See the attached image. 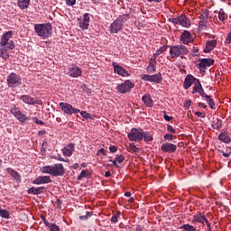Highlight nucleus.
<instances>
[{
    "mask_svg": "<svg viewBox=\"0 0 231 231\" xmlns=\"http://www.w3.org/2000/svg\"><path fill=\"white\" fill-rule=\"evenodd\" d=\"M111 221L112 223H118V215H113Z\"/></svg>",
    "mask_w": 231,
    "mask_h": 231,
    "instance_id": "52",
    "label": "nucleus"
},
{
    "mask_svg": "<svg viewBox=\"0 0 231 231\" xmlns=\"http://www.w3.org/2000/svg\"><path fill=\"white\" fill-rule=\"evenodd\" d=\"M142 80H144L145 82H150L151 75L143 74L141 75Z\"/></svg>",
    "mask_w": 231,
    "mask_h": 231,
    "instance_id": "44",
    "label": "nucleus"
},
{
    "mask_svg": "<svg viewBox=\"0 0 231 231\" xmlns=\"http://www.w3.org/2000/svg\"><path fill=\"white\" fill-rule=\"evenodd\" d=\"M44 190H46V188L44 186H41L38 188L32 187L27 190V192L28 194H33V196H39V194H42Z\"/></svg>",
    "mask_w": 231,
    "mask_h": 231,
    "instance_id": "22",
    "label": "nucleus"
},
{
    "mask_svg": "<svg viewBox=\"0 0 231 231\" xmlns=\"http://www.w3.org/2000/svg\"><path fill=\"white\" fill-rule=\"evenodd\" d=\"M0 217H4L5 219H8L10 217V212L0 208Z\"/></svg>",
    "mask_w": 231,
    "mask_h": 231,
    "instance_id": "33",
    "label": "nucleus"
},
{
    "mask_svg": "<svg viewBox=\"0 0 231 231\" xmlns=\"http://www.w3.org/2000/svg\"><path fill=\"white\" fill-rule=\"evenodd\" d=\"M170 55L171 59H178V57H183V55H189V49L185 45H171L170 46Z\"/></svg>",
    "mask_w": 231,
    "mask_h": 231,
    "instance_id": "4",
    "label": "nucleus"
},
{
    "mask_svg": "<svg viewBox=\"0 0 231 231\" xmlns=\"http://www.w3.org/2000/svg\"><path fill=\"white\" fill-rule=\"evenodd\" d=\"M18 6L22 10H26L30 6V0H18Z\"/></svg>",
    "mask_w": 231,
    "mask_h": 231,
    "instance_id": "30",
    "label": "nucleus"
},
{
    "mask_svg": "<svg viewBox=\"0 0 231 231\" xmlns=\"http://www.w3.org/2000/svg\"><path fill=\"white\" fill-rule=\"evenodd\" d=\"M112 66L114 68V73H116L117 75H120L121 77H129V73L122 66H119L116 62H114L112 64Z\"/></svg>",
    "mask_w": 231,
    "mask_h": 231,
    "instance_id": "17",
    "label": "nucleus"
},
{
    "mask_svg": "<svg viewBox=\"0 0 231 231\" xmlns=\"http://www.w3.org/2000/svg\"><path fill=\"white\" fill-rule=\"evenodd\" d=\"M42 172L57 178L59 176H64L66 171L64 170L62 163H57L52 166H43L42 168Z\"/></svg>",
    "mask_w": 231,
    "mask_h": 231,
    "instance_id": "2",
    "label": "nucleus"
},
{
    "mask_svg": "<svg viewBox=\"0 0 231 231\" xmlns=\"http://www.w3.org/2000/svg\"><path fill=\"white\" fill-rule=\"evenodd\" d=\"M199 107H202L203 109H207V105L204 103H199Z\"/></svg>",
    "mask_w": 231,
    "mask_h": 231,
    "instance_id": "63",
    "label": "nucleus"
},
{
    "mask_svg": "<svg viewBox=\"0 0 231 231\" xmlns=\"http://www.w3.org/2000/svg\"><path fill=\"white\" fill-rule=\"evenodd\" d=\"M206 98L209 107H211V109H216V104L214 103V99H212L210 96H208V97H206Z\"/></svg>",
    "mask_w": 231,
    "mask_h": 231,
    "instance_id": "39",
    "label": "nucleus"
},
{
    "mask_svg": "<svg viewBox=\"0 0 231 231\" xmlns=\"http://www.w3.org/2000/svg\"><path fill=\"white\" fill-rule=\"evenodd\" d=\"M79 26L81 30H88L89 28V14H85L83 19L79 23Z\"/></svg>",
    "mask_w": 231,
    "mask_h": 231,
    "instance_id": "20",
    "label": "nucleus"
},
{
    "mask_svg": "<svg viewBox=\"0 0 231 231\" xmlns=\"http://www.w3.org/2000/svg\"><path fill=\"white\" fill-rule=\"evenodd\" d=\"M74 151H75V144L73 143H69L62 149L63 154L65 156H68L69 158L73 154Z\"/></svg>",
    "mask_w": 231,
    "mask_h": 231,
    "instance_id": "24",
    "label": "nucleus"
},
{
    "mask_svg": "<svg viewBox=\"0 0 231 231\" xmlns=\"http://www.w3.org/2000/svg\"><path fill=\"white\" fill-rule=\"evenodd\" d=\"M91 216H93V212L87 211L86 215L79 216V219L81 221H88Z\"/></svg>",
    "mask_w": 231,
    "mask_h": 231,
    "instance_id": "37",
    "label": "nucleus"
},
{
    "mask_svg": "<svg viewBox=\"0 0 231 231\" xmlns=\"http://www.w3.org/2000/svg\"><path fill=\"white\" fill-rule=\"evenodd\" d=\"M134 88V84L131 82L130 80H125L124 83L116 87V89L119 93H122L123 95L125 93H128V91H131Z\"/></svg>",
    "mask_w": 231,
    "mask_h": 231,
    "instance_id": "8",
    "label": "nucleus"
},
{
    "mask_svg": "<svg viewBox=\"0 0 231 231\" xmlns=\"http://www.w3.org/2000/svg\"><path fill=\"white\" fill-rule=\"evenodd\" d=\"M180 228H183V230H186V231H196V226H191L190 224H184Z\"/></svg>",
    "mask_w": 231,
    "mask_h": 231,
    "instance_id": "34",
    "label": "nucleus"
},
{
    "mask_svg": "<svg viewBox=\"0 0 231 231\" xmlns=\"http://www.w3.org/2000/svg\"><path fill=\"white\" fill-rule=\"evenodd\" d=\"M218 140L220 142H224V143H230V142H231L230 136H228V134H226V133H221L218 135Z\"/></svg>",
    "mask_w": 231,
    "mask_h": 231,
    "instance_id": "27",
    "label": "nucleus"
},
{
    "mask_svg": "<svg viewBox=\"0 0 231 231\" xmlns=\"http://www.w3.org/2000/svg\"><path fill=\"white\" fill-rule=\"evenodd\" d=\"M82 178H86V171L83 170L81 173L79 174L78 180H82Z\"/></svg>",
    "mask_w": 231,
    "mask_h": 231,
    "instance_id": "54",
    "label": "nucleus"
},
{
    "mask_svg": "<svg viewBox=\"0 0 231 231\" xmlns=\"http://www.w3.org/2000/svg\"><path fill=\"white\" fill-rule=\"evenodd\" d=\"M167 48H168L167 45H163L162 47L158 49L153 55L156 57H159V55H162V53H164V51H167Z\"/></svg>",
    "mask_w": 231,
    "mask_h": 231,
    "instance_id": "35",
    "label": "nucleus"
},
{
    "mask_svg": "<svg viewBox=\"0 0 231 231\" xmlns=\"http://www.w3.org/2000/svg\"><path fill=\"white\" fill-rule=\"evenodd\" d=\"M213 65H214V60L210 58L202 59L199 63V68L200 71L205 72V69H207V68H210V66H213Z\"/></svg>",
    "mask_w": 231,
    "mask_h": 231,
    "instance_id": "13",
    "label": "nucleus"
},
{
    "mask_svg": "<svg viewBox=\"0 0 231 231\" xmlns=\"http://www.w3.org/2000/svg\"><path fill=\"white\" fill-rule=\"evenodd\" d=\"M146 69L148 73H154V71H156V67L149 65Z\"/></svg>",
    "mask_w": 231,
    "mask_h": 231,
    "instance_id": "43",
    "label": "nucleus"
},
{
    "mask_svg": "<svg viewBox=\"0 0 231 231\" xmlns=\"http://www.w3.org/2000/svg\"><path fill=\"white\" fill-rule=\"evenodd\" d=\"M143 134V129L142 128H132L128 134L130 142H142Z\"/></svg>",
    "mask_w": 231,
    "mask_h": 231,
    "instance_id": "6",
    "label": "nucleus"
},
{
    "mask_svg": "<svg viewBox=\"0 0 231 231\" xmlns=\"http://www.w3.org/2000/svg\"><path fill=\"white\" fill-rule=\"evenodd\" d=\"M180 41L182 44H189V42H192L194 41V38L192 37L190 32L184 31L180 36Z\"/></svg>",
    "mask_w": 231,
    "mask_h": 231,
    "instance_id": "18",
    "label": "nucleus"
},
{
    "mask_svg": "<svg viewBox=\"0 0 231 231\" xmlns=\"http://www.w3.org/2000/svg\"><path fill=\"white\" fill-rule=\"evenodd\" d=\"M51 178L50 176H39L32 180L33 185H44L46 183H51Z\"/></svg>",
    "mask_w": 231,
    "mask_h": 231,
    "instance_id": "16",
    "label": "nucleus"
},
{
    "mask_svg": "<svg viewBox=\"0 0 231 231\" xmlns=\"http://www.w3.org/2000/svg\"><path fill=\"white\" fill-rule=\"evenodd\" d=\"M162 80V74L160 73L150 76V82H156L157 84H161Z\"/></svg>",
    "mask_w": 231,
    "mask_h": 231,
    "instance_id": "29",
    "label": "nucleus"
},
{
    "mask_svg": "<svg viewBox=\"0 0 231 231\" xmlns=\"http://www.w3.org/2000/svg\"><path fill=\"white\" fill-rule=\"evenodd\" d=\"M196 78H194V76L192 75H188L184 80V89H189V88H190V86H192V84H194V82H196Z\"/></svg>",
    "mask_w": 231,
    "mask_h": 231,
    "instance_id": "23",
    "label": "nucleus"
},
{
    "mask_svg": "<svg viewBox=\"0 0 231 231\" xmlns=\"http://www.w3.org/2000/svg\"><path fill=\"white\" fill-rule=\"evenodd\" d=\"M221 120L217 119L216 121H213L211 126L213 129H221Z\"/></svg>",
    "mask_w": 231,
    "mask_h": 231,
    "instance_id": "38",
    "label": "nucleus"
},
{
    "mask_svg": "<svg viewBox=\"0 0 231 231\" xmlns=\"http://www.w3.org/2000/svg\"><path fill=\"white\" fill-rule=\"evenodd\" d=\"M7 172H9L12 178H14L16 181H19V180H21V175H19V172L15 171V170L8 168Z\"/></svg>",
    "mask_w": 231,
    "mask_h": 231,
    "instance_id": "28",
    "label": "nucleus"
},
{
    "mask_svg": "<svg viewBox=\"0 0 231 231\" xmlns=\"http://www.w3.org/2000/svg\"><path fill=\"white\" fill-rule=\"evenodd\" d=\"M163 118H164V120H166V122H171L172 120L171 116H169L165 115V114L163 116Z\"/></svg>",
    "mask_w": 231,
    "mask_h": 231,
    "instance_id": "57",
    "label": "nucleus"
},
{
    "mask_svg": "<svg viewBox=\"0 0 231 231\" xmlns=\"http://www.w3.org/2000/svg\"><path fill=\"white\" fill-rule=\"evenodd\" d=\"M109 151H110V152H116V151H118V149L116 148V146L112 145L109 147Z\"/></svg>",
    "mask_w": 231,
    "mask_h": 231,
    "instance_id": "55",
    "label": "nucleus"
},
{
    "mask_svg": "<svg viewBox=\"0 0 231 231\" xmlns=\"http://www.w3.org/2000/svg\"><path fill=\"white\" fill-rule=\"evenodd\" d=\"M164 139H165V140H172V134H166L164 135Z\"/></svg>",
    "mask_w": 231,
    "mask_h": 231,
    "instance_id": "59",
    "label": "nucleus"
},
{
    "mask_svg": "<svg viewBox=\"0 0 231 231\" xmlns=\"http://www.w3.org/2000/svg\"><path fill=\"white\" fill-rule=\"evenodd\" d=\"M222 152V156H224V158H229L230 157L231 152Z\"/></svg>",
    "mask_w": 231,
    "mask_h": 231,
    "instance_id": "58",
    "label": "nucleus"
},
{
    "mask_svg": "<svg viewBox=\"0 0 231 231\" xmlns=\"http://www.w3.org/2000/svg\"><path fill=\"white\" fill-rule=\"evenodd\" d=\"M19 100H22L23 104H28V106H35L37 104V98L30 95H23L19 97Z\"/></svg>",
    "mask_w": 231,
    "mask_h": 231,
    "instance_id": "14",
    "label": "nucleus"
},
{
    "mask_svg": "<svg viewBox=\"0 0 231 231\" xmlns=\"http://www.w3.org/2000/svg\"><path fill=\"white\" fill-rule=\"evenodd\" d=\"M176 149H178V146L171 143H162V151L164 152H175Z\"/></svg>",
    "mask_w": 231,
    "mask_h": 231,
    "instance_id": "21",
    "label": "nucleus"
},
{
    "mask_svg": "<svg viewBox=\"0 0 231 231\" xmlns=\"http://www.w3.org/2000/svg\"><path fill=\"white\" fill-rule=\"evenodd\" d=\"M142 100L147 107H152V98L151 97V95L145 94L143 97Z\"/></svg>",
    "mask_w": 231,
    "mask_h": 231,
    "instance_id": "25",
    "label": "nucleus"
},
{
    "mask_svg": "<svg viewBox=\"0 0 231 231\" xmlns=\"http://www.w3.org/2000/svg\"><path fill=\"white\" fill-rule=\"evenodd\" d=\"M125 160V158H124L122 155H117L116 158V162H118V163H122Z\"/></svg>",
    "mask_w": 231,
    "mask_h": 231,
    "instance_id": "46",
    "label": "nucleus"
},
{
    "mask_svg": "<svg viewBox=\"0 0 231 231\" xmlns=\"http://www.w3.org/2000/svg\"><path fill=\"white\" fill-rule=\"evenodd\" d=\"M193 93H199L202 98H208V95L205 93V90L203 89V87L201 86V83L199 82V80H197V82H195V86L193 88Z\"/></svg>",
    "mask_w": 231,
    "mask_h": 231,
    "instance_id": "15",
    "label": "nucleus"
},
{
    "mask_svg": "<svg viewBox=\"0 0 231 231\" xmlns=\"http://www.w3.org/2000/svg\"><path fill=\"white\" fill-rule=\"evenodd\" d=\"M60 107L65 115H77V113H80V109L73 107L70 104L61 102L60 103Z\"/></svg>",
    "mask_w": 231,
    "mask_h": 231,
    "instance_id": "7",
    "label": "nucleus"
},
{
    "mask_svg": "<svg viewBox=\"0 0 231 231\" xmlns=\"http://www.w3.org/2000/svg\"><path fill=\"white\" fill-rule=\"evenodd\" d=\"M191 104H192V101L187 100L184 102V107H186V109H189V107H190Z\"/></svg>",
    "mask_w": 231,
    "mask_h": 231,
    "instance_id": "51",
    "label": "nucleus"
},
{
    "mask_svg": "<svg viewBox=\"0 0 231 231\" xmlns=\"http://www.w3.org/2000/svg\"><path fill=\"white\" fill-rule=\"evenodd\" d=\"M76 3L77 0H66V5H68V6H73Z\"/></svg>",
    "mask_w": 231,
    "mask_h": 231,
    "instance_id": "47",
    "label": "nucleus"
},
{
    "mask_svg": "<svg viewBox=\"0 0 231 231\" xmlns=\"http://www.w3.org/2000/svg\"><path fill=\"white\" fill-rule=\"evenodd\" d=\"M54 160H59V162H66V161L64 160V158H62V157H58V156H54Z\"/></svg>",
    "mask_w": 231,
    "mask_h": 231,
    "instance_id": "62",
    "label": "nucleus"
},
{
    "mask_svg": "<svg viewBox=\"0 0 231 231\" xmlns=\"http://www.w3.org/2000/svg\"><path fill=\"white\" fill-rule=\"evenodd\" d=\"M167 130L170 131V133H176V130H174L171 125H167Z\"/></svg>",
    "mask_w": 231,
    "mask_h": 231,
    "instance_id": "56",
    "label": "nucleus"
},
{
    "mask_svg": "<svg viewBox=\"0 0 231 231\" xmlns=\"http://www.w3.org/2000/svg\"><path fill=\"white\" fill-rule=\"evenodd\" d=\"M195 221H197V223H201V225H205V219H207V217L201 214L197 215L194 217Z\"/></svg>",
    "mask_w": 231,
    "mask_h": 231,
    "instance_id": "32",
    "label": "nucleus"
},
{
    "mask_svg": "<svg viewBox=\"0 0 231 231\" xmlns=\"http://www.w3.org/2000/svg\"><path fill=\"white\" fill-rule=\"evenodd\" d=\"M80 115H81L82 118H86V119L91 118V114L87 113L86 111H81Z\"/></svg>",
    "mask_w": 231,
    "mask_h": 231,
    "instance_id": "42",
    "label": "nucleus"
},
{
    "mask_svg": "<svg viewBox=\"0 0 231 231\" xmlns=\"http://www.w3.org/2000/svg\"><path fill=\"white\" fill-rule=\"evenodd\" d=\"M129 14L119 15L109 27L111 33L122 32L124 30V24H125L126 21H129Z\"/></svg>",
    "mask_w": 231,
    "mask_h": 231,
    "instance_id": "3",
    "label": "nucleus"
},
{
    "mask_svg": "<svg viewBox=\"0 0 231 231\" xmlns=\"http://www.w3.org/2000/svg\"><path fill=\"white\" fill-rule=\"evenodd\" d=\"M135 231H142V226H136V227H135Z\"/></svg>",
    "mask_w": 231,
    "mask_h": 231,
    "instance_id": "64",
    "label": "nucleus"
},
{
    "mask_svg": "<svg viewBox=\"0 0 231 231\" xmlns=\"http://www.w3.org/2000/svg\"><path fill=\"white\" fill-rule=\"evenodd\" d=\"M199 28H206L207 27V21L208 19V10H205L202 14L199 15Z\"/></svg>",
    "mask_w": 231,
    "mask_h": 231,
    "instance_id": "19",
    "label": "nucleus"
},
{
    "mask_svg": "<svg viewBox=\"0 0 231 231\" xmlns=\"http://www.w3.org/2000/svg\"><path fill=\"white\" fill-rule=\"evenodd\" d=\"M66 74L72 79H77L82 75V70L77 65H72L67 69Z\"/></svg>",
    "mask_w": 231,
    "mask_h": 231,
    "instance_id": "11",
    "label": "nucleus"
},
{
    "mask_svg": "<svg viewBox=\"0 0 231 231\" xmlns=\"http://www.w3.org/2000/svg\"><path fill=\"white\" fill-rule=\"evenodd\" d=\"M226 42H227V44H231V32L227 35Z\"/></svg>",
    "mask_w": 231,
    "mask_h": 231,
    "instance_id": "60",
    "label": "nucleus"
},
{
    "mask_svg": "<svg viewBox=\"0 0 231 231\" xmlns=\"http://www.w3.org/2000/svg\"><path fill=\"white\" fill-rule=\"evenodd\" d=\"M8 88H19L23 84V79L21 76L16 73L12 72L6 78Z\"/></svg>",
    "mask_w": 231,
    "mask_h": 231,
    "instance_id": "5",
    "label": "nucleus"
},
{
    "mask_svg": "<svg viewBox=\"0 0 231 231\" xmlns=\"http://www.w3.org/2000/svg\"><path fill=\"white\" fill-rule=\"evenodd\" d=\"M156 59H157V57L153 55V56L150 59L149 65H150V66H154V67H156Z\"/></svg>",
    "mask_w": 231,
    "mask_h": 231,
    "instance_id": "41",
    "label": "nucleus"
},
{
    "mask_svg": "<svg viewBox=\"0 0 231 231\" xmlns=\"http://www.w3.org/2000/svg\"><path fill=\"white\" fill-rule=\"evenodd\" d=\"M130 149H132V151H134V152H138V151H140V149L138 147H136V145H134V143H131L129 144Z\"/></svg>",
    "mask_w": 231,
    "mask_h": 231,
    "instance_id": "45",
    "label": "nucleus"
},
{
    "mask_svg": "<svg viewBox=\"0 0 231 231\" xmlns=\"http://www.w3.org/2000/svg\"><path fill=\"white\" fill-rule=\"evenodd\" d=\"M195 116H200L201 118H205V116H203V113L201 112H196Z\"/></svg>",
    "mask_w": 231,
    "mask_h": 231,
    "instance_id": "61",
    "label": "nucleus"
},
{
    "mask_svg": "<svg viewBox=\"0 0 231 231\" xmlns=\"http://www.w3.org/2000/svg\"><path fill=\"white\" fill-rule=\"evenodd\" d=\"M204 223L207 225L208 231H212V226H210L208 219L206 218Z\"/></svg>",
    "mask_w": 231,
    "mask_h": 231,
    "instance_id": "49",
    "label": "nucleus"
},
{
    "mask_svg": "<svg viewBox=\"0 0 231 231\" xmlns=\"http://www.w3.org/2000/svg\"><path fill=\"white\" fill-rule=\"evenodd\" d=\"M34 31L38 37H42V39H48V37L51 36L53 26H51V23H36L34 25Z\"/></svg>",
    "mask_w": 231,
    "mask_h": 231,
    "instance_id": "1",
    "label": "nucleus"
},
{
    "mask_svg": "<svg viewBox=\"0 0 231 231\" xmlns=\"http://www.w3.org/2000/svg\"><path fill=\"white\" fill-rule=\"evenodd\" d=\"M4 48L5 51H8V50H14L15 43L14 42V41H9V42Z\"/></svg>",
    "mask_w": 231,
    "mask_h": 231,
    "instance_id": "36",
    "label": "nucleus"
},
{
    "mask_svg": "<svg viewBox=\"0 0 231 231\" xmlns=\"http://www.w3.org/2000/svg\"><path fill=\"white\" fill-rule=\"evenodd\" d=\"M218 19L221 23H225V11L223 9H220L219 11Z\"/></svg>",
    "mask_w": 231,
    "mask_h": 231,
    "instance_id": "40",
    "label": "nucleus"
},
{
    "mask_svg": "<svg viewBox=\"0 0 231 231\" xmlns=\"http://www.w3.org/2000/svg\"><path fill=\"white\" fill-rule=\"evenodd\" d=\"M10 113L11 115H14V116H15V118L19 120V122H21L22 124H24V122L28 120V116L21 113V110L17 108V106H14L13 108H11Z\"/></svg>",
    "mask_w": 231,
    "mask_h": 231,
    "instance_id": "10",
    "label": "nucleus"
},
{
    "mask_svg": "<svg viewBox=\"0 0 231 231\" xmlns=\"http://www.w3.org/2000/svg\"><path fill=\"white\" fill-rule=\"evenodd\" d=\"M12 37H14V31L5 32L0 40L1 48H5V46L10 42V39H12Z\"/></svg>",
    "mask_w": 231,
    "mask_h": 231,
    "instance_id": "12",
    "label": "nucleus"
},
{
    "mask_svg": "<svg viewBox=\"0 0 231 231\" xmlns=\"http://www.w3.org/2000/svg\"><path fill=\"white\" fill-rule=\"evenodd\" d=\"M143 139L144 142H152V134L150 132H143Z\"/></svg>",
    "mask_w": 231,
    "mask_h": 231,
    "instance_id": "31",
    "label": "nucleus"
},
{
    "mask_svg": "<svg viewBox=\"0 0 231 231\" xmlns=\"http://www.w3.org/2000/svg\"><path fill=\"white\" fill-rule=\"evenodd\" d=\"M33 122H35V124H38V125H44V122L39 120L37 117L33 118Z\"/></svg>",
    "mask_w": 231,
    "mask_h": 231,
    "instance_id": "50",
    "label": "nucleus"
},
{
    "mask_svg": "<svg viewBox=\"0 0 231 231\" xmlns=\"http://www.w3.org/2000/svg\"><path fill=\"white\" fill-rule=\"evenodd\" d=\"M216 44H217V42L216 41L208 42L206 44V48L204 50L205 53H208V52L212 51V49L216 48Z\"/></svg>",
    "mask_w": 231,
    "mask_h": 231,
    "instance_id": "26",
    "label": "nucleus"
},
{
    "mask_svg": "<svg viewBox=\"0 0 231 231\" xmlns=\"http://www.w3.org/2000/svg\"><path fill=\"white\" fill-rule=\"evenodd\" d=\"M51 231H60V228H59V226L52 224L51 225Z\"/></svg>",
    "mask_w": 231,
    "mask_h": 231,
    "instance_id": "48",
    "label": "nucleus"
},
{
    "mask_svg": "<svg viewBox=\"0 0 231 231\" xmlns=\"http://www.w3.org/2000/svg\"><path fill=\"white\" fill-rule=\"evenodd\" d=\"M9 55L6 53V51H5V52H2V56L1 58L4 59L5 60H6L7 59H9Z\"/></svg>",
    "mask_w": 231,
    "mask_h": 231,
    "instance_id": "53",
    "label": "nucleus"
},
{
    "mask_svg": "<svg viewBox=\"0 0 231 231\" xmlns=\"http://www.w3.org/2000/svg\"><path fill=\"white\" fill-rule=\"evenodd\" d=\"M171 23H173V24H180L184 28H189V26H190V21L183 14L177 18H172Z\"/></svg>",
    "mask_w": 231,
    "mask_h": 231,
    "instance_id": "9",
    "label": "nucleus"
}]
</instances>
